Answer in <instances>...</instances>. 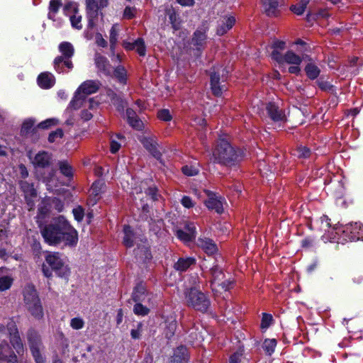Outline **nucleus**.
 Listing matches in <instances>:
<instances>
[{
	"label": "nucleus",
	"mask_w": 363,
	"mask_h": 363,
	"mask_svg": "<svg viewBox=\"0 0 363 363\" xmlns=\"http://www.w3.org/2000/svg\"><path fill=\"white\" fill-rule=\"evenodd\" d=\"M108 5V0H86L87 11H91L93 16H98L99 10Z\"/></svg>",
	"instance_id": "2eb2a0df"
},
{
	"label": "nucleus",
	"mask_w": 363,
	"mask_h": 363,
	"mask_svg": "<svg viewBox=\"0 0 363 363\" xmlns=\"http://www.w3.org/2000/svg\"><path fill=\"white\" fill-rule=\"evenodd\" d=\"M195 264V259L193 257L180 258L175 264L174 268L178 271H185L190 266Z\"/></svg>",
	"instance_id": "c85d7f7f"
},
{
	"label": "nucleus",
	"mask_w": 363,
	"mask_h": 363,
	"mask_svg": "<svg viewBox=\"0 0 363 363\" xmlns=\"http://www.w3.org/2000/svg\"><path fill=\"white\" fill-rule=\"evenodd\" d=\"M50 199H43L38 207V213L43 216H45L50 211Z\"/></svg>",
	"instance_id": "ea45409f"
},
{
	"label": "nucleus",
	"mask_w": 363,
	"mask_h": 363,
	"mask_svg": "<svg viewBox=\"0 0 363 363\" xmlns=\"http://www.w3.org/2000/svg\"><path fill=\"white\" fill-rule=\"evenodd\" d=\"M132 297L135 302L144 301L145 298V288L143 284H139L135 287Z\"/></svg>",
	"instance_id": "7c9ffc66"
},
{
	"label": "nucleus",
	"mask_w": 363,
	"mask_h": 363,
	"mask_svg": "<svg viewBox=\"0 0 363 363\" xmlns=\"http://www.w3.org/2000/svg\"><path fill=\"white\" fill-rule=\"evenodd\" d=\"M286 47V43L284 41L275 40L272 45L271 48L272 52L271 54L272 58L276 60L278 63H283V56L281 51L284 50Z\"/></svg>",
	"instance_id": "f3484780"
},
{
	"label": "nucleus",
	"mask_w": 363,
	"mask_h": 363,
	"mask_svg": "<svg viewBox=\"0 0 363 363\" xmlns=\"http://www.w3.org/2000/svg\"><path fill=\"white\" fill-rule=\"evenodd\" d=\"M182 204L186 207V208H191L194 206V203H193L191 199L189 197V196H183V198L182 199Z\"/></svg>",
	"instance_id": "0e129e2a"
},
{
	"label": "nucleus",
	"mask_w": 363,
	"mask_h": 363,
	"mask_svg": "<svg viewBox=\"0 0 363 363\" xmlns=\"http://www.w3.org/2000/svg\"><path fill=\"white\" fill-rule=\"evenodd\" d=\"M58 123V121L55 118L47 119L38 125V128L48 129L52 126L56 125Z\"/></svg>",
	"instance_id": "de8ad7c7"
},
{
	"label": "nucleus",
	"mask_w": 363,
	"mask_h": 363,
	"mask_svg": "<svg viewBox=\"0 0 363 363\" xmlns=\"http://www.w3.org/2000/svg\"><path fill=\"white\" fill-rule=\"evenodd\" d=\"M11 342L18 354H23L24 347L18 333H15L11 337Z\"/></svg>",
	"instance_id": "2f4dec72"
},
{
	"label": "nucleus",
	"mask_w": 363,
	"mask_h": 363,
	"mask_svg": "<svg viewBox=\"0 0 363 363\" xmlns=\"http://www.w3.org/2000/svg\"><path fill=\"white\" fill-rule=\"evenodd\" d=\"M187 349L184 346L178 347L174 351L173 361L177 363H184L187 360Z\"/></svg>",
	"instance_id": "cd10ccee"
},
{
	"label": "nucleus",
	"mask_w": 363,
	"mask_h": 363,
	"mask_svg": "<svg viewBox=\"0 0 363 363\" xmlns=\"http://www.w3.org/2000/svg\"><path fill=\"white\" fill-rule=\"evenodd\" d=\"M104 182H102L101 181H96L95 182L91 187V189H90V194H91V196H94L95 198L98 197L100 194L102 192V189L104 187Z\"/></svg>",
	"instance_id": "4c0bfd02"
},
{
	"label": "nucleus",
	"mask_w": 363,
	"mask_h": 363,
	"mask_svg": "<svg viewBox=\"0 0 363 363\" xmlns=\"http://www.w3.org/2000/svg\"><path fill=\"white\" fill-rule=\"evenodd\" d=\"M308 58V55H303V57H300L291 50L287 51L283 56V62L288 64H292L295 65H299L303 59L306 60Z\"/></svg>",
	"instance_id": "b1692460"
},
{
	"label": "nucleus",
	"mask_w": 363,
	"mask_h": 363,
	"mask_svg": "<svg viewBox=\"0 0 363 363\" xmlns=\"http://www.w3.org/2000/svg\"><path fill=\"white\" fill-rule=\"evenodd\" d=\"M308 3L309 0H300L296 5L291 7V10L297 15H301L303 13Z\"/></svg>",
	"instance_id": "c9c22d12"
},
{
	"label": "nucleus",
	"mask_w": 363,
	"mask_h": 363,
	"mask_svg": "<svg viewBox=\"0 0 363 363\" xmlns=\"http://www.w3.org/2000/svg\"><path fill=\"white\" fill-rule=\"evenodd\" d=\"M59 50L62 53V56H58L54 60V67L57 72H62L61 63L65 58H71L74 55V48L70 43L62 42L59 45Z\"/></svg>",
	"instance_id": "6e6552de"
},
{
	"label": "nucleus",
	"mask_w": 363,
	"mask_h": 363,
	"mask_svg": "<svg viewBox=\"0 0 363 363\" xmlns=\"http://www.w3.org/2000/svg\"><path fill=\"white\" fill-rule=\"evenodd\" d=\"M70 21L73 28L76 29H82V16L77 13V10H74V13L70 16Z\"/></svg>",
	"instance_id": "58836bf2"
},
{
	"label": "nucleus",
	"mask_w": 363,
	"mask_h": 363,
	"mask_svg": "<svg viewBox=\"0 0 363 363\" xmlns=\"http://www.w3.org/2000/svg\"><path fill=\"white\" fill-rule=\"evenodd\" d=\"M6 359L9 362H16V356L12 352L7 342H2L0 344V360Z\"/></svg>",
	"instance_id": "5701e85b"
},
{
	"label": "nucleus",
	"mask_w": 363,
	"mask_h": 363,
	"mask_svg": "<svg viewBox=\"0 0 363 363\" xmlns=\"http://www.w3.org/2000/svg\"><path fill=\"white\" fill-rule=\"evenodd\" d=\"M166 13L169 17V21L174 28L177 26V13L176 11L172 8H169L166 10Z\"/></svg>",
	"instance_id": "49530a36"
},
{
	"label": "nucleus",
	"mask_w": 363,
	"mask_h": 363,
	"mask_svg": "<svg viewBox=\"0 0 363 363\" xmlns=\"http://www.w3.org/2000/svg\"><path fill=\"white\" fill-rule=\"evenodd\" d=\"M211 275V286L215 294H221L223 291L229 290L233 282L229 279H225V275L223 272V269L218 264L213 265L210 269Z\"/></svg>",
	"instance_id": "20e7f679"
},
{
	"label": "nucleus",
	"mask_w": 363,
	"mask_h": 363,
	"mask_svg": "<svg viewBox=\"0 0 363 363\" xmlns=\"http://www.w3.org/2000/svg\"><path fill=\"white\" fill-rule=\"evenodd\" d=\"M242 356V351L240 350L230 357L229 363H240L241 357Z\"/></svg>",
	"instance_id": "e2e57ef3"
},
{
	"label": "nucleus",
	"mask_w": 363,
	"mask_h": 363,
	"mask_svg": "<svg viewBox=\"0 0 363 363\" xmlns=\"http://www.w3.org/2000/svg\"><path fill=\"white\" fill-rule=\"evenodd\" d=\"M124 238L123 244L127 247H130L133 245V233L129 225H125L123 228Z\"/></svg>",
	"instance_id": "473e14b6"
},
{
	"label": "nucleus",
	"mask_w": 363,
	"mask_h": 363,
	"mask_svg": "<svg viewBox=\"0 0 363 363\" xmlns=\"http://www.w3.org/2000/svg\"><path fill=\"white\" fill-rule=\"evenodd\" d=\"M84 325V322L80 318H74L70 321V326L74 330L82 329Z\"/></svg>",
	"instance_id": "3c124183"
},
{
	"label": "nucleus",
	"mask_w": 363,
	"mask_h": 363,
	"mask_svg": "<svg viewBox=\"0 0 363 363\" xmlns=\"http://www.w3.org/2000/svg\"><path fill=\"white\" fill-rule=\"evenodd\" d=\"M95 63L99 71L106 75H110L112 72V67L108 60L104 56L96 55Z\"/></svg>",
	"instance_id": "6ab92c4d"
},
{
	"label": "nucleus",
	"mask_w": 363,
	"mask_h": 363,
	"mask_svg": "<svg viewBox=\"0 0 363 363\" xmlns=\"http://www.w3.org/2000/svg\"><path fill=\"white\" fill-rule=\"evenodd\" d=\"M176 235L180 240L184 242H189L195 238V235L193 233H187L180 229L176 231Z\"/></svg>",
	"instance_id": "a19ab883"
},
{
	"label": "nucleus",
	"mask_w": 363,
	"mask_h": 363,
	"mask_svg": "<svg viewBox=\"0 0 363 363\" xmlns=\"http://www.w3.org/2000/svg\"><path fill=\"white\" fill-rule=\"evenodd\" d=\"M235 22V19L233 16L223 18L218 23L217 28V34L218 35H223L227 33L233 26Z\"/></svg>",
	"instance_id": "4be33fe9"
},
{
	"label": "nucleus",
	"mask_w": 363,
	"mask_h": 363,
	"mask_svg": "<svg viewBox=\"0 0 363 363\" xmlns=\"http://www.w3.org/2000/svg\"><path fill=\"white\" fill-rule=\"evenodd\" d=\"M135 49L140 56L145 55V46L143 39L138 38L134 42Z\"/></svg>",
	"instance_id": "a18cd8bd"
},
{
	"label": "nucleus",
	"mask_w": 363,
	"mask_h": 363,
	"mask_svg": "<svg viewBox=\"0 0 363 363\" xmlns=\"http://www.w3.org/2000/svg\"><path fill=\"white\" fill-rule=\"evenodd\" d=\"M140 141L144 147L157 160H160L162 152L155 137H143Z\"/></svg>",
	"instance_id": "1a4fd4ad"
},
{
	"label": "nucleus",
	"mask_w": 363,
	"mask_h": 363,
	"mask_svg": "<svg viewBox=\"0 0 363 363\" xmlns=\"http://www.w3.org/2000/svg\"><path fill=\"white\" fill-rule=\"evenodd\" d=\"M213 155L216 161L226 166L235 164L241 158V154L225 138L218 140Z\"/></svg>",
	"instance_id": "f03ea898"
},
{
	"label": "nucleus",
	"mask_w": 363,
	"mask_h": 363,
	"mask_svg": "<svg viewBox=\"0 0 363 363\" xmlns=\"http://www.w3.org/2000/svg\"><path fill=\"white\" fill-rule=\"evenodd\" d=\"M40 348L30 350L36 363H45V359L40 352Z\"/></svg>",
	"instance_id": "052dcab7"
},
{
	"label": "nucleus",
	"mask_w": 363,
	"mask_h": 363,
	"mask_svg": "<svg viewBox=\"0 0 363 363\" xmlns=\"http://www.w3.org/2000/svg\"><path fill=\"white\" fill-rule=\"evenodd\" d=\"M143 331V324L139 323L137 325L136 328L132 329L130 331V335L133 339L138 340L140 338L141 333Z\"/></svg>",
	"instance_id": "864d4df0"
},
{
	"label": "nucleus",
	"mask_w": 363,
	"mask_h": 363,
	"mask_svg": "<svg viewBox=\"0 0 363 363\" xmlns=\"http://www.w3.org/2000/svg\"><path fill=\"white\" fill-rule=\"evenodd\" d=\"M40 233L49 245L57 246L61 243L74 246L78 241L77 230L63 216L53 218L50 223L40 226Z\"/></svg>",
	"instance_id": "f257e3e1"
},
{
	"label": "nucleus",
	"mask_w": 363,
	"mask_h": 363,
	"mask_svg": "<svg viewBox=\"0 0 363 363\" xmlns=\"http://www.w3.org/2000/svg\"><path fill=\"white\" fill-rule=\"evenodd\" d=\"M63 130L60 128L57 129L55 131L51 132L48 136V141L50 143H54L56 138H62L63 136Z\"/></svg>",
	"instance_id": "603ef678"
},
{
	"label": "nucleus",
	"mask_w": 363,
	"mask_h": 363,
	"mask_svg": "<svg viewBox=\"0 0 363 363\" xmlns=\"http://www.w3.org/2000/svg\"><path fill=\"white\" fill-rule=\"evenodd\" d=\"M134 253L135 257L141 260L150 259L151 258L149 246L145 242L139 245L137 248L134 250Z\"/></svg>",
	"instance_id": "393cba45"
},
{
	"label": "nucleus",
	"mask_w": 363,
	"mask_h": 363,
	"mask_svg": "<svg viewBox=\"0 0 363 363\" xmlns=\"http://www.w3.org/2000/svg\"><path fill=\"white\" fill-rule=\"evenodd\" d=\"M114 75L118 80L123 82L125 79V70L122 67H118L114 70Z\"/></svg>",
	"instance_id": "6e6d98bb"
},
{
	"label": "nucleus",
	"mask_w": 363,
	"mask_h": 363,
	"mask_svg": "<svg viewBox=\"0 0 363 363\" xmlns=\"http://www.w3.org/2000/svg\"><path fill=\"white\" fill-rule=\"evenodd\" d=\"M272 320H273V318H272V315L267 314V313H263L262 318V323H261V327L262 328H267L270 325Z\"/></svg>",
	"instance_id": "4d7b16f0"
},
{
	"label": "nucleus",
	"mask_w": 363,
	"mask_h": 363,
	"mask_svg": "<svg viewBox=\"0 0 363 363\" xmlns=\"http://www.w3.org/2000/svg\"><path fill=\"white\" fill-rule=\"evenodd\" d=\"M277 341L275 339L265 340L263 343V347L268 354H271L276 347Z\"/></svg>",
	"instance_id": "79ce46f5"
},
{
	"label": "nucleus",
	"mask_w": 363,
	"mask_h": 363,
	"mask_svg": "<svg viewBox=\"0 0 363 363\" xmlns=\"http://www.w3.org/2000/svg\"><path fill=\"white\" fill-rule=\"evenodd\" d=\"M107 96L111 99L113 104L116 107L118 111H122L125 106V102L119 97L113 91L108 89L107 91Z\"/></svg>",
	"instance_id": "a878e982"
},
{
	"label": "nucleus",
	"mask_w": 363,
	"mask_h": 363,
	"mask_svg": "<svg viewBox=\"0 0 363 363\" xmlns=\"http://www.w3.org/2000/svg\"><path fill=\"white\" fill-rule=\"evenodd\" d=\"M21 189L25 194V198L27 201L28 205L32 208L33 206V202L32 199L36 197V190L33 187V184H30L26 181L20 182Z\"/></svg>",
	"instance_id": "ddd939ff"
},
{
	"label": "nucleus",
	"mask_w": 363,
	"mask_h": 363,
	"mask_svg": "<svg viewBox=\"0 0 363 363\" xmlns=\"http://www.w3.org/2000/svg\"><path fill=\"white\" fill-rule=\"evenodd\" d=\"M266 110L270 118L274 121H285L286 116L278 106L274 103H269L266 106Z\"/></svg>",
	"instance_id": "4468645a"
},
{
	"label": "nucleus",
	"mask_w": 363,
	"mask_h": 363,
	"mask_svg": "<svg viewBox=\"0 0 363 363\" xmlns=\"http://www.w3.org/2000/svg\"><path fill=\"white\" fill-rule=\"evenodd\" d=\"M60 169L62 174L66 177L72 175V169L71 166L67 162H60L59 163Z\"/></svg>",
	"instance_id": "c03bdc74"
},
{
	"label": "nucleus",
	"mask_w": 363,
	"mask_h": 363,
	"mask_svg": "<svg viewBox=\"0 0 363 363\" xmlns=\"http://www.w3.org/2000/svg\"><path fill=\"white\" fill-rule=\"evenodd\" d=\"M24 303L27 309L35 318L40 319L43 317V306L36 289L33 285H27L23 290Z\"/></svg>",
	"instance_id": "7ed1b4c3"
},
{
	"label": "nucleus",
	"mask_w": 363,
	"mask_h": 363,
	"mask_svg": "<svg viewBox=\"0 0 363 363\" xmlns=\"http://www.w3.org/2000/svg\"><path fill=\"white\" fill-rule=\"evenodd\" d=\"M84 99V96L79 94V92H76L75 96L72 101H71V106L74 109H77L81 107L82 104V101Z\"/></svg>",
	"instance_id": "09e8293b"
},
{
	"label": "nucleus",
	"mask_w": 363,
	"mask_h": 363,
	"mask_svg": "<svg viewBox=\"0 0 363 363\" xmlns=\"http://www.w3.org/2000/svg\"><path fill=\"white\" fill-rule=\"evenodd\" d=\"M206 194L208 196V199L205 201L206 207L210 210H214L218 213H222L223 207L221 197L209 191H206Z\"/></svg>",
	"instance_id": "9b49d317"
},
{
	"label": "nucleus",
	"mask_w": 363,
	"mask_h": 363,
	"mask_svg": "<svg viewBox=\"0 0 363 363\" xmlns=\"http://www.w3.org/2000/svg\"><path fill=\"white\" fill-rule=\"evenodd\" d=\"M318 86L323 91H330L333 86L328 82L319 80L317 82Z\"/></svg>",
	"instance_id": "338daca9"
},
{
	"label": "nucleus",
	"mask_w": 363,
	"mask_h": 363,
	"mask_svg": "<svg viewBox=\"0 0 363 363\" xmlns=\"http://www.w3.org/2000/svg\"><path fill=\"white\" fill-rule=\"evenodd\" d=\"M182 172L187 176H194L199 172V170L191 166H184L182 167Z\"/></svg>",
	"instance_id": "bf43d9fd"
},
{
	"label": "nucleus",
	"mask_w": 363,
	"mask_h": 363,
	"mask_svg": "<svg viewBox=\"0 0 363 363\" xmlns=\"http://www.w3.org/2000/svg\"><path fill=\"white\" fill-rule=\"evenodd\" d=\"M28 340L30 350L40 348L41 341L40 335L33 330L28 332Z\"/></svg>",
	"instance_id": "c756f323"
},
{
	"label": "nucleus",
	"mask_w": 363,
	"mask_h": 363,
	"mask_svg": "<svg viewBox=\"0 0 363 363\" xmlns=\"http://www.w3.org/2000/svg\"><path fill=\"white\" fill-rule=\"evenodd\" d=\"M61 6L60 0H52L50 3V9L51 11L56 13Z\"/></svg>",
	"instance_id": "774afa93"
},
{
	"label": "nucleus",
	"mask_w": 363,
	"mask_h": 363,
	"mask_svg": "<svg viewBox=\"0 0 363 363\" xmlns=\"http://www.w3.org/2000/svg\"><path fill=\"white\" fill-rule=\"evenodd\" d=\"M228 72L223 67L218 68L211 72V89L213 95L216 96H221L223 91L227 89L224 84L227 78Z\"/></svg>",
	"instance_id": "423d86ee"
},
{
	"label": "nucleus",
	"mask_w": 363,
	"mask_h": 363,
	"mask_svg": "<svg viewBox=\"0 0 363 363\" xmlns=\"http://www.w3.org/2000/svg\"><path fill=\"white\" fill-rule=\"evenodd\" d=\"M177 329V322L171 319L166 322L165 335L167 338L172 337Z\"/></svg>",
	"instance_id": "f704fd0d"
},
{
	"label": "nucleus",
	"mask_w": 363,
	"mask_h": 363,
	"mask_svg": "<svg viewBox=\"0 0 363 363\" xmlns=\"http://www.w3.org/2000/svg\"><path fill=\"white\" fill-rule=\"evenodd\" d=\"M118 32L116 29V25H113L110 30V43H111V49L113 50L114 46L117 42Z\"/></svg>",
	"instance_id": "8fccbe9b"
},
{
	"label": "nucleus",
	"mask_w": 363,
	"mask_h": 363,
	"mask_svg": "<svg viewBox=\"0 0 363 363\" xmlns=\"http://www.w3.org/2000/svg\"><path fill=\"white\" fill-rule=\"evenodd\" d=\"M99 88V86L98 82L92 80H88L82 83L77 91L85 97L86 95L96 92Z\"/></svg>",
	"instance_id": "dca6fc26"
},
{
	"label": "nucleus",
	"mask_w": 363,
	"mask_h": 363,
	"mask_svg": "<svg viewBox=\"0 0 363 363\" xmlns=\"http://www.w3.org/2000/svg\"><path fill=\"white\" fill-rule=\"evenodd\" d=\"M186 299L188 306L201 312L207 311L211 304L207 296L195 289H190L186 295Z\"/></svg>",
	"instance_id": "39448f33"
},
{
	"label": "nucleus",
	"mask_w": 363,
	"mask_h": 363,
	"mask_svg": "<svg viewBox=\"0 0 363 363\" xmlns=\"http://www.w3.org/2000/svg\"><path fill=\"white\" fill-rule=\"evenodd\" d=\"M74 218L77 221H81L84 217V210L81 206H78L76 208H74L72 211Z\"/></svg>",
	"instance_id": "680f3d73"
},
{
	"label": "nucleus",
	"mask_w": 363,
	"mask_h": 363,
	"mask_svg": "<svg viewBox=\"0 0 363 363\" xmlns=\"http://www.w3.org/2000/svg\"><path fill=\"white\" fill-rule=\"evenodd\" d=\"M135 305L133 308V311L136 315H147L150 310L147 307L144 306L140 302H135Z\"/></svg>",
	"instance_id": "37998d69"
},
{
	"label": "nucleus",
	"mask_w": 363,
	"mask_h": 363,
	"mask_svg": "<svg viewBox=\"0 0 363 363\" xmlns=\"http://www.w3.org/2000/svg\"><path fill=\"white\" fill-rule=\"evenodd\" d=\"M55 78L50 72H43L38 77V85L43 89H49L54 86Z\"/></svg>",
	"instance_id": "aec40b11"
},
{
	"label": "nucleus",
	"mask_w": 363,
	"mask_h": 363,
	"mask_svg": "<svg viewBox=\"0 0 363 363\" xmlns=\"http://www.w3.org/2000/svg\"><path fill=\"white\" fill-rule=\"evenodd\" d=\"M3 270L0 269V291L9 289L13 282V279L9 276L2 274Z\"/></svg>",
	"instance_id": "72a5a7b5"
},
{
	"label": "nucleus",
	"mask_w": 363,
	"mask_h": 363,
	"mask_svg": "<svg viewBox=\"0 0 363 363\" xmlns=\"http://www.w3.org/2000/svg\"><path fill=\"white\" fill-rule=\"evenodd\" d=\"M158 118L164 121H169L172 119V116L168 109L160 110L157 113Z\"/></svg>",
	"instance_id": "5fc2aeb1"
},
{
	"label": "nucleus",
	"mask_w": 363,
	"mask_h": 363,
	"mask_svg": "<svg viewBox=\"0 0 363 363\" xmlns=\"http://www.w3.org/2000/svg\"><path fill=\"white\" fill-rule=\"evenodd\" d=\"M128 123L136 130H140L143 125V121L139 118L135 119L134 121H130Z\"/></svg>",
	"instance_id": "69168bd1"
},
{
	"label": "nucleus",
	"mask_w": 363,
	"mask_h": 363,
	"mask_svg": "<svg viewBox=\"0 0 363 363\" xmlns=\"http://www.w3.org/2000/svg\"><path fill=\"white\" fill-rule=\"evenodd\" d=\"M264 12L268 16H277L279 13L281 0H262Z\"/></svg>",
	"instance_id": "f8f14e48"
},
{
	"label": "nucleus",
	"mask_w": 363,
	"mask_h": 363,
	"mask_svg": "<svg viewBox=\"0 0 363 363\" xmlns=\"http://www.w3.org/2000/svg\"><path fill=\"white\" fill-rule=\"evenodd\" d=\"M45 261L59 277L66 278L69 274V270L59 252L49 253L45 257Z\"/></svg>",
	"instance_id": "0eeeda50"
},
{
	"label": "nucleus",
	"mask_w": 363,
	"mask_h": 363,
	"mask_svg": "<svg viewBox=\"0 0 363 363\" xmlns=\"http://www.w3.org/2000/svg\"><path fill=\"white\" fill-rule=\"evenodd\" d=\"M206 35L204 32L201 30H196L194 33V36L192 41L195 45L202 46L206 41Z\"/></svg>",
	"instance_id": "e433bc0d"
},
{
	"label": "nucleus",
	"mask_w": 363,
	"mask_h": 363,
	"mask_svg": "<svg viewBox=\"0 0 363 363\" xmlns=\"http://www.w3.org/2000/svg\"><path fill=\"white\" fill-rule=\"evenodd\" d=\"M307 60L309 61V62L307 64V65L305 67V71H306V75L311 79H315L320 74V70L318 67V66H316L314 63H313L311 62V60H312L311 58H310L308 57V58Z\"/></svg>",
	"instance_id": "bb28decb"
},
{
	"label": "nucleus",
	"mask_w": 363,
	"mask_h": 363,
	"mask_svg": "<svg viewBox=\"0 0 363 363\" xmlns=\"http://www.w3.org/2000/svg\"><path fill=\"white\" fill-rule=\"evenodd\" d=\"M51 156L45 151L38 152L32 160L34 166L45 168L48 167L50 164Z\"/></svg>",
	"instance_id": "a211bd4d"
},
{
	"label": "nucleus",
	"mask_w": 363,
	"mask_h": 363,
	"mask_svg": "<svg viewBox=\"0 0 363 363\" xmlns=\"http://www.w3.org/2000/svg\"><path fill=\"white\" fill-rule=\"evenodd\" d=\"M35 121L31 118L26 119L23 121L21 135L22 136L30 138L33 140H37L39 138L38 135V125L35 126Z\"/></svg>",
	"instance_id": "9d476101"
},
{
	"label": "nucleus",
	"mask_w": 363,
	"mask_h": 363,
	"mask_svg": "<svg viewBox=\"0 0 363 363\" xmlns=\"http://www.w3.org/2000/svg\"><path fill=\"white\" fill-rule=\"evenodd\" d=\"M298 157L307 158L310 156L311 151L306 147H299L296 150Z\"/></svg>",
	"instance_id": "13d9d810"
},
{
	"label": "nucleus",
	"mask_w": 363,
	"mask_h": 363,
	"mask_svg": "<svg viewBox=\"0 0 363 363\" xmlns=\"http://www.w3.org/2000/svg\"><path fill=\"white\" fill-rule=\"evenodd\" d=\"M197 245L208 255H213L218 250L216 245L209 238H199Z\"/></svg>",
	"instance_id": "412c9836"
}]
</instances>
